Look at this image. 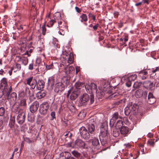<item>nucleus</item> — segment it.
<instances>
[{
    "instance_id": "obj_49",
    "label": "nucleus",
    "mask_w": 159,
    "mask_h": 159,
    "mask_svg": "<svg viewBox=\"0 0 159 159\" xmlns=\"http://www.w3.org/2000/svg\"><path fill=\"white\" fill-rule=\"evenodd\" d=\"M126 102H127V99L124 98L117 102L116 104L117 105H119L120 103L125 104Z\"/></svg>"
},
{
    "instance_id": "obj_41",
    "label": "nucleus",
    "mask_w": 159,
    "mask_h": 159,
    "mask_svg": "<svg viewBox=\"0 0 159 159\" xmlns=\"http://www.w3.org/2000/svg\"><path fill=\"white\" fill-rule=\"evenodd\" d=\"M143 89L145 90L146 89L148 90H149V81L147 80L143 82Z\"/></svg>"
},
{
    "instance_id": "obj_63",
    "label": "nucleus",
    "mask_w": 159,
    "mask_h": 159,
    "mask_svg": "<svg viewBox=\"0 0 159 159\" xmlns=\"http://www.w3.org/2000/svg\"><path fill=\"white\" fill-rule=\"evenodd\" d=\"M16 68H17L16 70H20L21 68L20 65L19 63L16 64Z\"/></svg>"
},
{
    "instance_id": "obj_7",
    "label": "nucleus",
    "mask_w": 159,
    "mask_h": 159,
    "mask_svg": "<svg viewBox=\"0 0 159 159\" xmlns=\"http://www.w3.org/2000/svg\"><path fill=\"white\" fill-rule=\"evenodd\" d=\"M26 81V84L30 86L32 89H34L36 87L37 81L36 79H33V76L28 78Z\"/></svg>"
},
{
    "instance_id": "obj_29",
    "label": "nucleus",
    "mask_w": 159,
    "mask_h": 159,
    "mask_svg": "<svg viewBox=\"0 0 159 159\" xmlns=\"http://www.w3.org/2000/svg\"><path fill=\"white\" fill-rule=\"evenodd\" d=\"M58 25L59 28H63L66 29L67 27L66 26V24L64 21H62L61 19L60 20H57Z\"/></svg>"
},
{
    "instance_id": "obj_9",
    "label": "nucleus",
    "mask_w": 159,
    "mask_h": 159,
    "mask_svg": "<svg viewBox=\"0 0 159 159\" xmlns=\"http://www.w3.org/2000/svg\"><path fill=\"white\" fill-rule=\"evenodd\" d=\"M153 74H150V90H151L155 89V84L157 82V79L155 76L153 77Z\"/></svg>"
},
{
    "instance_id": "obj_36",
    "label": "nucleus",
    "mask_w": 159,
    "mask_h": 159,
    "mask_svg": "<svg viewBox=\"0 0 159 159\" xmlns=\"http://www.w3.org/2000/svg\"><path fill=\"white\" fill-rule=\"evenodd\" d=\"M142 93H143V91L141 89H138L136 91L135 95L136 98H139L143 95Z\"/></svg>"
},
{
    "instance_id": "obj_8",
    "label": "nucleus",
    "mask_w": 159,
    "mask_h": 159,
    "mask_svg": "<svg viewBox=\"0 0 159 159\" xmlns=\"http://www.w3.org/2000/svg\"><path fill=\"white\" fill-rule=\"evenodd\" d=\"M54 19L51 20L49 22V24L50 25L49 27H52L54 24L57 22V20H60L61 18V13L59 12H57L55 13L53 15ZM48 25H47V26L48 27H49Z\"/></svg>"
},
{
    "instance_id": "obj_51",
    "label": "nucleus",
    "mask_w": 159,
    "mask_h": 159,
    "mask_svg": "<svg viewBox=\"0 0 159 159\" xmlns=\"http://www.w3.org/2000/svg\"><path fill=\"white\" fill-rule=\"evenodd\" d=\"M20 105L21 106L25 107L26 105L25 99H24L21 100L20 102Z\"/></svg>"
},
{
    "instance_id": "obj_5",
    "label": "nucleus",
    "mask_w": 159,
    "mask_h": 159,
    "mask_svg": "<svg viewBox=\"0 0 159 159\" xmlns=\"http://www.w3.org/2000/svg\"><path fill=\"white\" fill-rule=\"evenodd\" d=\"M49 107V104L48 102H43L40 106L39 111L40 114L44 116L46 115L47 113Z\"/></svg>"
},
{
    "instance_id": "obj_4",
    "label": "nucleus",
    "mask_w": 159,
    "mask_h": 159,
    "mask_svg": "<svg viewBox=\"0 0 159 159\" xmlns=\"http://www.w3.org/2000/svg\"><path fill=\"white\" fill-rule=\"evenodd\" d=\"M85 145L84 142L80 139H77L74 142L67 143L68 147L77 149H84L85 148Z\"/></svg>"
},
{
    "instance_id": "obj_47",
    "label": "nucleus",
    "mask_w": 159,
    "mask_h": 159,
    "mask_svg": "<svg viewBox=\"0 0 159 159\" xmlns=\"http://www.w3.org/2000/svg\"><path fill=\"white\" fill-rule=\"evenodd\" d=\"M142 85V83L140 82H135L134 85L133 87L134 88H138Z\"/></svg>"
},
{
    "instance_id": "obj_10",
    "label": "nucleus",
    "mask_w": 159,
    "mask_h": 159,
    "mask_svg": "<svg viewBox=\"0 0 159 159\" xmlns=\"http://www.w3.org/2000/svg\"><path fill=\"white\" fill-rule=\"evenodd\" d=\"M25 113L23 111H20V113L18 114L16 120L17 123L20 125L23 124L25 119Z\"/></svg>"
},
{
    "instance_id": "obj_6",
    "label": "nucleus",
    "mask_w": 159,
    "mask_h": 159,
    "mask_svg": "<svg viewBox=\"0 0 159 159\" xmlns=\"http://www.w3.org/2000/svg\"><path fill=\"white\" fill-rule=\"evenodd\" d=\"M65 85L60 82H58L55 84L54 87V92L59 94H61L62 92L65 89Z\"/></svg>"
},
{
    "instance_id": "obj_42",
    "label": "nucleus",
    "mask_w": 159,
    "mask_h": 159,
    "mask_svg": "<svg viewBox=\"0 0 159 159\" xmlns=\"http://www.w3.org/2000/svg\"><path fill=\"white\" fill-rule=\"evenodd\" d=\"M21 43H20L21 44V50H24L26 47L27 42L26 39H25L24 42L23 41H21Z\"/></svg>"
},
{
    "instance_id": "obj_61",
    "label": "nucleus",
    "mask_w": 159,
    "mask_h": 159,
    "mask_svg": "<svg viewBox=\"0 0 159 159\" xmlns=\"http://www.w3.org/2000/svg\"><path fill=\"white\" fill-rule=\"evenodd\" d=\"M58 33L60 35H64L65 34V32L62 29H60L58 32Z\"/></svg>"
},
{
    "instance_id": "obj_31",
    "label": "nucleus",
    "mask_w": 159,
    "mask_h": 159,
    "mask_svg": "<svg viewBox=\"0 0 159 159\" xmlns=\"http://www.w3.org/2000/svg\"><path fill=\"white\" fill-rule=\"evenodd\" d=\"M121 94L118 92H116L111 94L109 96V98H112L113 99H116L119 98Z\"/></svg>"
},
{
    "instance_id": "obj_14",
    "label": "nucleus",
    "mask_w": 159,
    "mask_h": 159,
    "mask_svg": "<svg viewBox=\"0 0 159 159\" xmlns=\"http://www.w3.org/2000/svg\"><path fill=\"white\" fill-rule=\"evenodd\" d=\"M89 99V95L86 93H84L80 97L79 102L83 105L87 103Z\"/></svg>"
},
{
    "instance_id": "obj_56",
    "label": "nucleus",
    "mask_w": 159,
    "mask_h": 159,
    "mask_svg": "<svg viewBox=\"0 0 159 159\" xmlns=\"http://www.w3.org/2000/svg\"><path fill=\"white\" fill-rule=\"evenodd\" d=\"M56 114L55 112L54 111H52L51 113V120H53L54 119L56 118L55 116Z\"/></svg>"
},
{
    "instance_id": "obj_38",
    "label": "nucleus",
    "mask_w": 159,
    "mask_h": 159,
    "mask_svg": "<svg viewBox=\"0 0 159 159\" xmlns=\"http://www.w3.org/2000/svg\"><path fill=\"white\" fill-rule=\"evenodd\" d=\"M81 18L80 21L83 22V21L86 22L88 20V17L87 15L85 14H82L80 16Z\"/></svg>"
},
{
    "instance_id": "obj_1",
    "label": "nucleus",
    "mask_w": 159,
    "mask_h": 159,
    "mask_svg": "<svg viewBox=\"0 0 159 159\" xmlns=\"http://www.w3.org/2000/svg\"><path fill=\"white\" fill-rule=\"evenodd\" d=\"M0 84V98L4 95L5 98H7L9 92L12 90L11 86H10L7 84V79L3 78L1 80Z\"/></svg>"
},
{
    "instance_id": "obj_17",
    "label": "nucleus",
    "mask_w": 159,
    "mask_h": 159,
    "mask_svg": "<svg viewBox=\"0 0 159 159\" xmlns=\"http://www.w3.org/2000/svg\"><path fill=\"white\" fill-rule=\"evenodd\" d=\"M45 82L42 79H39L37 82L36 89L39 90L43 89L44 87Z\"/></svg>"
},
{
    "instance_id": "obj_33",
    "label": "nucleus",
    "mask_w": 159,
    "mask_h": 159,
    "mask_svg": "<svg viewBox=\"0 0 159 159\" xmlns=\"http://www.w3.org/2000/svg\"><path fill=\"white\" fill-rule=\"evenodd\" d=\"M123 122L122 120H118L116 124L115 127L116 128L119 129L123 126Z\"/></svg>"
},
{
    "instance_id": "obj_57",
    "label": "nucleus",
    "mask_w": 159,
    "mask_h": 159,
    "mask_svg": "<svg viewBox=\"0 0 159 159\" xmlns=\"http://www.w3.org/2000/svg\"><path fill=\"white\" fill-rule=\"evenodd\" d=\"M24 141L29 143H31L32 142V141L29 138L26 137L24 138Z\"/></svg>"
},
{
    "instance_id": "obj_46",
    "label": "nucleus",
    "mask_w": 159,
    "mask_h": 159,
    "mask_svg": "<svg viewBox=\"0 0 159 159\" xmlns=\"http://www.w3.org/2000/svg\"><path fill=\"white\" fill-rule=\"evenodd\" d=\"M137 77V75L135 74H134L129 76L127 79L131 81H134L136 79Z\"/></svg>"
},
{
    "instance_id": "obj_60",
    "label": "nucleus",
    "mask_w": 159,
    "mask_h": 159,
    "mask_svg": "<svg viewBox=\"0 0 159 159\" xmlns=\"http://www.w3.org/2000/svg\"><path fill=\"white\" fill-rule=\"evenodd\" d=\"M28 69L29 70H31L34 69V63L33 62L29 64Z\"/></svg>"
},
{
    "instance_id": "obj_44",
    "label": "nucleus",
    "mask_w": 159,
    "mask_h": 159,
    "mask_svg": "<svg viewBox=\"0 0 159 159\" xmlns=\"http://www.w3.org/2000/svg\"><path fill=\"white\" fill-rule=\"evenodd\" d=\"M55 68L53 65V63L52 62L49 65H46V69L47 70L53 69Z\"/></svg>"
},
{
    "instance_id": "obj_24",
    "label": "nucleus",
    "mask_w": 159,
    "mask_h": 159,
    "mask_svg": "<svg viewBox=\"0 0 159 159\" xmlns=\"http://www.w3.org/2000/svg\"><path fill=\"white\" fill-rule=\"evenodd\" d=\"M55 78L54 75L50 77L48 80L47 84L48 86L50 85L53 87L55 84Z\"/></svg>"
},
{
    "instance_id": "obj_3",
    "label": "nucleus",
    "mask_w": 159,
    "mask_h": 159,
    "mask_svg": "<svg viewBox=\"0 0 159 159\" xmlns=\"http://www.w3.org/2000/svg\"><path fill=\"white\" fill-rule=\"evenodd\" d=\"M138 106L137 104L129 102L125 109V114L126 116L129 115L130 113L134 115H136L138 113Z\"/></svg>"
},
{
    "instance_id": "obj_37",
    "label": "nucleus",
    "mask_w": 159,
    "mask_h": 159,
    "mask_svg": "<svg viewBox=\"0 0 159 159\" xmlns=\"http://www.w3.org/2000/svg\"><path fill=\"white\" fill-rule=\"evenodd\" d=\"M67 57L68 58L66 60L70 64L72 63L74 60V57L73 54L68 55Z\"/></svg>"
},
{
    "instance_id": "obj_27",
    "label": "nucleus",
    "mask_w": 159,
    "mask_h": 159,
    "mask_svg": "<svg viewBox=\"0 0 159 159\" xmlns=\"http://www.w3.org/2000/svg\"><path fill=\"white\" fill-rule=\"evenodd\" d=\"M99 138L102 145L106 146L107 143V137L99 136Z\"/></svg>"
},
{
    "instance_id": "obj_50",
    "label": "nucleus",
    "mask_w": 159,
    "mask_h": 159,
    "mask_svg": "<svg viewBox=\"0 0 159 159\" xmlns=\"http://www.w3.org/2000/svg\"><path fill=\"white\" fill-rule=\"evenodd\" d=\"M5 113V108L3 107H0V116H3Z\"/></svg>"
},
{
    "instance_id": "obj_43",
    "label": "nucleus",
    "mask_w": 159,
    "mask_h": 159,
    "mask_svg": "<svg viewBox=\"0 0 159 159\" xmlns=\"http://www.w3.org/2000/svg\"><path fill=\"white\" fill-rule=\"evenodd\" d=\"M72 154L77 158L80 157L81 156V154L76 150H74L71 152Z\"/></svg>"
},
{
    "instance_id": "obj_16",
    "label": "nucleus",
    "mask_w": 159,
    "mask_h": 159,
    "mask_svg": "<svg viewBox=\"0 0 159 159\" xmlns=\"http://www.w3.org/2000/svg\"><path fill=\"white\" fill-rule=\"evenodd\" d=\"M85 88L87 92L90 94V103L92 104L94 102V96L93 93H91V89L90 85L86 84L85 85Z\"/></svg>"
},
{
    "instance_id": "obj_11",
    "label": "nucleus",
    "mask_w": 159,
    "mask_h": 159,
    "mask_svg": "<svg viewBox=\"0 0 159 159\" xmlns=\"http://www.w3.org/2000/svg\"><path fill=\"white\" fill-rule=\"evenodd\" d=\"M87 124L86 125V127L87 128H89L92 130V131H95V123L94 120L93 119H89L87 120Z\"/></svg>"
},
{
    "instance_id": "obj_2",
    "label": "nucleus",
    "mask_w": 159,
    "mask_h": 159,
    "mask_svg": "<svg viewBox=\"0 0 159 159\" xmlns=\"http://www.w3.org/2000/svg\"><path fill=\"white\" fill-rule=\"evenodd\" d=\"M79 131L81 138L86 140H89L91 135L94 134L95 132V131H92L91 129L83 126L79 129Z\"/></svg>"
},
{
    "instance_id": "obj_40",
    "label": "nucleus",
    "mask_w": 159,
    "mask_h": 159,
    "mask_svg": "<svg viewBox=\"0 0 159 159\" xmlns=\"http://www.w3.org/2000/svg\"><path fill=\"white\" fill-rule=\"evenodd\" d=\"M91 89V93H93L95 91H96L97 92L96 89L97 88V86L96 84L94 83H92L90 84Z\"/></svg>"
},
{
    "instance_id": "obj_64",
    "label": "nucleus",
    "mask_w": 159,
    "mask_h": 159,
    "mask_svg": "<svg viewBox=\"0 0 159 159\" xmlns=\"http://www.w3.org/2000/svg\"><path fill=\"white\" fill-rule=\"evenodd\" d=\"M99 26L98 24H97L93 26V29L94 31L96 30Z\"/></svg>"
},
{
    "instance_id": "obj_35",
    "label": "nucleus",
    "mask_w": 159,
    "mask_h": 159,
    "mask_svg": "<svg viewBox=\"0 0 159 159\" xmlns=\"http://www.w3.org/2000/svg\"><path fill=\"white\" fill-rule=\"evenodd\" d=\"M20 59L21 60V62L24 65H26L28 62V59L27 57H24L22 56V57H20Z\"/></svg>"
},
{
    "instance_id": "obj_53",
    "label": "nucleus",
    "mask_w": 159,
    "mask_h": 159,
    "mask_svg": "<svg viewBox=\"0 0 159 159\" xmlns=\"http://www.w3.org/2000/svg\"><path fill=\"white\" fill-rule=\"evenodd\" d=\"M89 17H92V20L93 21H95L96 20V16L92 14L91 13H89L88 15Z\"/></svg>"
},
{
    "instance_id": "obj_26",
    "label": "nucleus",
    "mask_w": 159,
    "mask_h": 159,
    "mask_svg": "<svg viewBox=\"0 0 159 159\" xmlns=\"http://www.w3.org/2000/svg\"><path fill=\"white\" fill-rule=\"evenodd\" d=\"M70 153L67 152H61L60 154V157H64L63 159H69L70 157Z\"/></svg>"
},
{
    "instance_id": "obj_54",
    "label": "nucleus",
    "mask_w": 159,
    "mask_h": 159,
    "mask_svg": "<svg viewBox=\"0 0 159 159\" xmlns=\"http://www.w3.org/2000/svg\"><path fill=\"white\" fill-rule=\"evenodd\" d=\"M42 34L43 35H45V34L46 31V29L45 27V25H43L42 27Z\"/></svg>"
},
{
    "instance_id": "obj_58",
    "label": "nucleus",
    "mask_w": 159,
    "mask_h": 159,
    "mask_svg": "<svg viewBox=\"0 0 159 159\" xmlns=\"http://www.w3.org/2000/svg\"><path fill=\"white\" fill-rule=\"evenodd\" d=\"M156 102V99L155 98H152V99H150V105L153 104Z\"/></svg>"
},
{
    "instance_id": "obj_12",
    "label": "nucleus",
    "mask_w": 159,
    "mask_h": 159,
    "mask_svg": "<svg viewBox=\"0 0 159 159\" xmlns=\"http://www.w3.org/2000/svg\"><path fill=\"white\" fill-rule=\"evenodd\" d=\"M119 118L121 119H122L121 117L119 116L118 112H116L113 114L112 117L110 120L109 123L110 127H112L114 126L116 120H117Z\"/></svg>"
},
{
    "instance_id": "obj_20",
    "label": "nucleus",
    "mask_w": 159,
    "mask_h": 159,
    "mask_svg": "<svg viewBox=\"0 0 159 159\" xmlns=\"http://www.w3.org/2000/svg\"><path fill=\"white\" fill-rule=\"evenodd\" d=\"M92 143L93 145L95 148L98 149L99 148L100 143L98 139L97 138L94 137L92 140Z\"/></svg>"
},
{
    "instance_id": "obj_28",
    "label": "nucleus",
    "mask_w": 159,
    "mask_h": 159,
    "mask_svg": "<svg viewBox=\"0 0 159 159\" xmlns=\"http://www.w3.org/2000/svg\"><path fill=\"white\" fill-rule=\"evenodd\" d=\"M75 69L72 66L66 67L65 70V72L66 75L74 73Z\"/></svg>"
},
{
    "instance_id": "obj_32",
    "label": "nucleus",
    "mask_w": 159,
    "mask_h": 159,
    "mask_svg": "<svg viewBox=\"0 0 159 159\" xmlns=\"http://www.w3.org/2000/svg\"><path fill=\"white\" fill-rule=\"evenodd\" d=\"M14 112L17 114L20 113V111L23 112V110L18 105H14Z\"/></svg>"
},
{
    "instance_id": "obj_21",
    "label": "nucleus",
    "mask_w": 159,
    "mask_h": 159,
    "mask_svg": "<svg viewBox=\"0 0 159 159\" xmlns=\"http://www.w3.org/2000/svg\"><path fill=\"white\" fill-rule=\"evenodd\" d=\"M103 91L108 93H112L111 87L108 84H105L103 85Z\"/></svg>"
},
{
    "instance_id": "obj_18",
    "label": "nucleus",
    "mask_w": 159,
    "mask_h": 159,
    "mask_svg": "<svg viewBox=\"0 0 159 159\" xmlns=\"http://www.w3.org/2000/svg\"><path fill=\"white\" fill-rule=\"evenodd\" d=\"M129 128L125 126H123L120 129V134L123 137L127 136L129 134Z\"/></svg>"
},
{
    "instance_id": "obj_55",
    "label": "nucleus",
    "mask_w": 159,
    "mask_h": 159,
    "mask_svg": "<svg viewBox=\"0 0 159 159\" xmlns=\"http://www.w3.org/2000/svg\"><path fill=\"white\" fill-rule=\"evenodd\" d=\"M131 84H132V83H131V81L130 80H129L128 79H127V81H126V82L125 83L127 87H129L131 86Z\"/></svg>"
},
{
    "instance_id": "obj_25",
    "label": "nucleus",
    "mask_w": 159,
    "mask_h": 159,
    "mask_svg": "<svg viewBox=\"0 0 159 159\" xmlns=\"http://www.w3.org/2000/svg\"><path fill=\"white\" fill-rule=\"evenodd\" d=\"M80 92L79 90H75L73 91L71 93L70 96V99L71 100H75L78 96Z\"/></svg>"
},
{
    "instance_id": "obj_30",
    "label": "nucleus",
    "mask_w": 159,
    "mask_h": 159,
    "mask_svg": "<svg viewBox=\"0 0 159 159\" xmlns=\"http://www.w3.org/2000/svg\"><path fill=\"white\" fill-rule=\"evenodd\" d=\"M84 86V84L83 83L79 81L77 82L75 84V87L76 89L75 90H79V91H80V89L81 87H82Z\"/></svg>"
},
{
    "instance_id": "obj_13",
    "label": "nucleus",
    "mask_w": 159,
    "mask_h": 159,
    "mask_svg": "<svg viewBox=\"0 0 159 159\" xmlns=\"http://www.w3.org/2000/svg\"><path fill=\"white\" fill-rule=\"evenodd\" d=\"M108 126L105 124H103L101 126L100 133L99 136H107L108 133Z\"/></svg>"
},
{
    "instance_id": "obj_23",
    "label": "nucleus",
    "mask_w": 159,
    "mask_h": 159,
    "mask_svg": "<svg viewBox=\"0 0 159 159\" xmlns=\"http://www.w3.org/2000/svg\"><path fill=\"white\" fill-rule=\"evenodd\" d=\"M70 77L69 76H64L61 79L60 83L67 86L70 82Z\"/></svg>"
},
{
    "instance_id": "obj_48",
    "label": "nucleus",
    "mask_w": 159,
    "mask_h": 159,
    "mask_svg": "<svg viewBox=\"0 0 159 159\" xmlns=\"http://www.w3.org/2000/svg\"><path fill=\"white\" fill-rule=\"evenodd\" d=\"M86 114L83 111H81L78 114V116L81 119L84 118Z\"/></svg>"
},
{
    "instance_id": "obj_59",
    "label": "nucleus",
    "mask_w": 159,
    "mask_h": 159,
    "mask_svg": "<svg viewBox=\"0 0 159 159\" xmlns=\"http://www.w3.org/2000/svg\"><path fill=\"white\" fill-rule=\"evenodd\" d=\"M142 94L143 95L142 96L144 98V99H146L148 94L147 91H144V92H143V93H142Z\"/></svg>"
},
{
    "instance_id": "obj_45",
    "label": "nucleus",
    "mask_w": 159,
    "mask_h": 159,
    "mask_svg": "<svg viewBox=\"0 0 159 159\" xmlns=\"http://www.w3.org/2000/svg\"><path fill=\"white\" fill-rule=\"evenodd\" d=\"M39 63V61L38 60H36L35 64H34V69L36 70H38Z\"/></svg>"
},
{
    "instance_id": "obj_22",
    "label": "nucleus",
    "mask_w": 159,
    "mask_h": 159,
    "mask_svg": "<svg viewBox=\"0 0 159 159\" xmlns=\"http://www.w3.org/2000/svg\"><path fill=\"white\" fill-rule=\"evenodd\" d=\"M40 90V91L38 92L36 94L37 97L39 99L44 98L47 94V92L46 91L43 89Z\"/></svg>"
},
{
    "instance_id": "obj_34",
    "label": "nucleus",
    "mask_w": 159,
    "mask_h": 159,
    "mask_svg": "<svg viewBox=\"0 0 159 159\" xmlns=\"http://www.w3.org/2000/svg\"><path fill=\"white\" fill-rule=\"evenodd\" d=\"M139 76L142 78L143 79H145L146 78V74L148 73L145 70H141L138 72Z\"/></svg>"
},
{
    "instance_id": "obj_15",
    "label": "nucleus",
    "mask_w": 159,
    "mask_h": 159,
    "mask_svg": "<svg viewBox=\"0 0 159 159\" xmlns=\"http://www.w3.org/2000/svg\"><path fill=\"white\" fill-rule=\"evenodd\" d=\"M39 107V102L36 101L32 103L30 107V111L32 113L37 111Z\"/></svg>"
},
{
    "instance_id": "obj_19",
    "label": "nucleus",
    "mask_w": 159,
    "mask_h": 159,
    "mask_svg": "<svg viewBox=\"0 0 159 159\" xmlns=\"http://www.w3.org/2000/svg\"><path fill=\"white\" fill-rule=\"evenodd\" d=\"M11 92H9V94L8 95V98L7 99L5 98V97L4 95H3V100H8L10 99L11 101H15L16 100L17 98V94L16 93L13 92L10 95V93Z\"/></svg>"
},
{
    "instance_id": "obj_52",
    "label": "nucleus",
    "mask_w": 159,
    "mask_h": 159,
    "mask_svg": "<svg viewBox=\"0 0 159 159\" xmlns=\"http://www.w3.org/2000/svg\"><path fill=\"white\" fill-rule=\"evenodd\" d=\"M97 92V96H99V98H102V97H103L105 94L104 92H101L100 91V92Z\"/></svg>"
},
{
    "instance_id": "obj_62",
    "label": "nucleus",
    "mask_w": 159,
    "mask_h": 159,
    "mask_svg": "<svg viewBox=\"0 0 159 159\" xmlns=\"http://www.w3.org/2000/svg\"><path fill=\"white\" fill-rule=\"evenodd\" d=\"M154 140L155 139H150V145L153 147V145L154 144Z\"/></svg>"
},
{
    "instance_id": "obj_39",
    "label": "nucleus",
    "mask_w": 159,
    "mask_h": 159,
    "mask_svg": "<svg viewBox=\"0 0 159 159\" xmlns=\"http://www.w3.org/2000/svg\"><path fill=\"white\" fill-rule=\"evenodd\" d=\"M113 135L115 137L118 136L120 134L119 129L115 128L113 129L112 133Z\"/></svg>"
}]
</instances>
